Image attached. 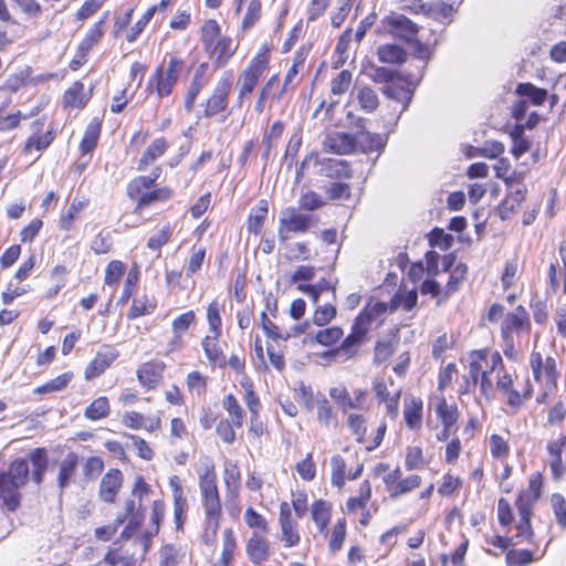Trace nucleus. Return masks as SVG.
<instances>
[{"mask_svg":"<svg viewBox=\"0 0 566 566\" xmlns=\"http://www.w3.org/2000/svg\"><path fill=\"white\" fill-rule=\"evenodd\" d=\"M184 64L185 62L180 57H170L166 70H164L163 66H158L149 78L148 90L155 86L159 97L170 95L182 71Z\"/></svg>","mask_w":566,"mask_h":566,"instance_id":"1","label":"nucleus"},{"mask_svg":"<svg viewBox=\"0 0 566 566\" xmlns=\"http://www.w3.org/2000/svg\"><path fill=\"white\" fill-rule=\"evenodd\" d=\"M314 216L300 213L294 207H286L280 212L277 235L281 242L289 240V233H304L311 229Z\"/></svg>","mask_w":566,"mask_h":566,"instance_id":"2","label":"nucleus"},{"mask_svg":"<svg viewBox=\"0 0 566 566\" xmlns=\"http://www.w3.org/2000/svg\"><path fill=\"white\" fill-rule=\"evenodd\" d=\"M381 25L386 32L408 43L416 41L419 32V25L417 23L405 14L397 12H390L388 15L384 17Z\"/></svg>","mask_w":566,"mask_h":566,"instance_id":"3","label":"nucleus"},{"mask_svg":"<svg viewBox=\"0 0 566 566\" xmlns=\"http://www.w3.org/2000/svg\"><path fill=\"white\" fill-rule=\"evenodd\" d=\"M269 60L265 55H256L249 66L240 74L238 85L240 87L238 95V103L241 106L245 96L251 94L258 85L260 77L266 70Z\"/></svg>","mask_w":566,"mask_h":566,"instance_id":"4","label":"nucleus"},{"mask_svg":"<svg viewBox=\"0 0 566 566\" xmlns=\"http://www.w3.org/2000/svg\"><path fill=\"white\" fill-rule=\"evenodd\" d=\"M373 321L374 315L366 311L360 312L355 318L350 334L340 344V349L344 350V359L352 358L357 354V347L363 343Z\"/></svg>","mask_w":566,"mask_h":566,"instance_id":"5","label":"nucleus"},{"mask_svg":"<svg viewBox=\"0 0 566 566\" xmlns=\"http://www.w3.org/2000/svg\"><path fill=\"white\" fill-rule=\"evenodd\" d=\"M0 474H4L3 481L10 491L19 490L29 481L30 467L28 460L23 458L13 460L9 469L0 472Z\"/></svg>","mask_w":566,"mask_h":566,"instance_id":"6","label":"nucleus"},{"mask_svg":"<svg viewBox=\"0 0 566 566\" xmlns=\"http://www.w3.org/2000/svg\"><path fill=\"white\" fill-rule=\"evenodd\" d=\"M230 90L231 82L228 78H222L218 82L211 96L206 103V117L211 118L227 108Z\"/></svg>","mask_w":566,"mask_h":566,"instance_id":"7","label":"nucleus"},{"mask_svg":"<svg viewBox=\"0 0 566 566\" xmlns=\"http://www.w3.org/2000/svg\"><path fill=\"white\" fill-rule=\"evenodd\" d=\"M118 356L119 353L116 348L109 345L104 346L86 367L85 379L91 380L102 375Z\"/></svg>","mask_w":566,"mask_h":566,"instance_id":"8","label":"nucleus"},{"mask_svg":"<svg viewBox=\"0 0 566 566\" xmlns=\"http://www.w3.org/2000/svg\"><path fill=\"white\" fill-rule=\"evenodd\" d=\"M323 145L331 153L348 155L356 149L357 140L356 136L349 133L333 132L325 137Z\"/></svg>","mask_w":566,"mask_h":566,"instance_id":"9","label":"nucleus"},{"mask_svg":"<svg viewBox=\"0 0 566 566\" xmlns=\"http://www.w3.org/2000/svg\"><path fill=\"white\" fill-rule=\"evenodd\" d=\"M77 467L78 455L75 452H69L60 462L56 479L60 497L74 480Z\"/></svg>","mask_w":566,"mask_h":566,"instance_id":"10","label":"nucleus"},{"mask_svg":"<svg viewBox=\"0 0 566 566\" xmlns=\"http://www.w3.org/2000/svg\"><path fill=\"white\" fill-rule=\"evenodd\" d=\"M123 473L118 469H111L101 480L99 496L106 503H113L122 488Z\"/></svg>","mask_w":566,"mask_h":566,"instance_id":"11","label":"nucleus"},{"mask_svg":"<svg viewBox=\"0 0 566 566\" xmlns=\"http://www.w3.org/2000/svg\"><path fill=\"white\" fill-rule=\"evenodd\" d=\"M202 505L206 514L207 528L213 533L219 528V520L221 516V502L219 492L202 494Z\"/></svg>","mask_w":566,"mask_h":566,"instance_id":"12","label":"nucleus"},{"mask_svg":"<svg viewBox=\"0 0 566 566\" xmlns=\"http://www.w3.org/2000/svg\"><path fill=\"white\" fill-rule=\"evenodd\" d=\"M208 63H201L195 71L193 78L188 87L186 97H185V109L190 113L193 109L195 101L199 95L202 87L208 84L207 77Z\"/></svg>","mask_w":566,"mask_h":566,"instance_id":"13","label":"nucleus"},{"mask_svg":"<svg viewBox=\"0 0 566 566\" xmlns=\"http://www.w3.org/2000/svg\"><path fill=\"white\" fill-rule=\"evenodd\" d=\"M28 463L30 462L32 465V474L31 479L36 484L40 485L43 480L45 472L49 468V455L45 448H35L32 449L28 453Z\"/></svg>","mask_w":566,"mask_h":566,"instance_id":"14","label":"nucleus"},{"mask_svg":"<svg viewBox=\"0 0 566 566\" xmlns=\"http://www.w3.org/2000/svg\"><path fill=\"white\" fill-rule=\"evenodd\" d=\"M247 554L255 565L265 562L269 557L268 541L254 532L247 543Z\"/></svg>","mask_w":566,"mask_h":566,"instance_id":"15","label":"nucleus"},{"mask_svg":"<svg viewBox=\"0 0 566 566\" xmlns=\"http://www.w3.org/2000/svg\"><path fill=\"white\" fill-rule=\"evenodd\" d=\"M198 474L201 495L218 491L214 464L211 459L205 458L202 460Z\"/></svg>","mask_w":566,"mask_h":566,"instance_id":"16","label":"nucleus"},{"mask_svg":"<svg viewBox=\"0 0 566 566\" xmlns=\"http://www.w3.org/2000/svg\"><path fill=\"white\" fill-rule=\"evenodd\" d=\"M321 175L331 179H350L353 171L346 160L329 158L322 163Z\"/></svg>","mask_w":566,"mask_h":566,"instance_id":"17","label":"nucleus"},{"mask_svg":"<svg viewBox=\"0 0 566 566\" xmlns=\"http://www.w3.org/2000/svg\"><path fill=\"white\" fill-rule=\"evenodd\" d=\"M220 336L208 335L201 340V346L209 363L223 368L227 366V358L218 344Z\"/></svg>","mask_w":566,"mask_h":566,"instance_id":"18","label":"nucleus"},{"mask_svg":"<svg viewBox=\"0 0 566 566\" xmlns=\"http://www.w3.org/2000/svg\"><path fill=\"white\" fill-rule=\"evenodd\" d=\"M329 396L344 409H359L361 408V399L365 397V391L356 389L354 398H352L346 388L333 387L329 389Z\"/></svg>","mask_w":566,"mask_h":566,"instance_id":"19","label":"nucleus"},{"mask_svg":"<svg viewBox=\"0 0 566 566\" xmlns=\"http://www.w3.org/2000/svg\"><path fill=\"white\" fill-rule=\"evenodd\" d=\"M526 188L524 186L511 190L499 205L497 211L502 220L510 218L521 202L525 199Z\"/></svg>","mask_w":566,"mask_h":566,"instance_id":"20","label":"nucleus"},{"mask_svg":"<svg viewBox=\"0 0 566 566\" xmlns=\"http://www.w3.org/2000/svg\"><path fill=\"white\" fill-rule=\"evenodd\" d=\"M106 19H107V13H105L103 18H101L97 22H95L93 24L92 28L88 29V31L86 32L85 36L80 42L78 48H77L78 52L82 55H87L90 50L96 43H98L99 40L102 39V36L104 35L103 25L105 24Z\"/></svg>","mask_w":566,"mask_h":566,"instance_id":"21","label":"nucleus"},{"mask_svg":"<svg viewBox=\"0 0 566 566\" xmlns=\"http://www.w3.org/2000/svg\"><path fill=\"white\" fill-rule=\"evenodd\" d=\"M363 153L381 151L386 147L387 138L377 133L358 132L356 137Z\"/></svg>","mask_w":566,"mask_h":566,"instance_id":"22","label":"nucleus"},{"mask_svg":"<svg viewBox=\"0 0 566 566\" xmlns=\"http://www.w3.org/2000/svg\"><path fill=\"white\" fill-rule=\"evenodd\" d=\"M102 123L98 118H93L85 128L84 136L80 144V150L83 155L91 154L97 146L101 135Z\"/></svg>","mask_w":566,"mask_h":566,"instance_id":"23","label":"nucleus"},{"mask_svg":"<svg viewBox=\"0 0 566 566\" xmlns=\"http://www.w3.org/2000/svg\"><path fill=\"white\" fill-rule=\"evenodd\" d=\"M524 327H530V322L523 321L514 314H506L501 325V335L504 343L511 350H513L514 347L512 333L520 332Z\"/></svg>","mask_w":566,"mask_h":566,"instance_id":"24","label":"nucleus"},{"mask_svg":"<svg viewBox=\"0 0 566 566\" xmlns=\"http://www.w3.org/2000/svg\"><path fill=\"white\" fill-rule=\"evenodd\" d=\"M377 55L380 62L388 64H402L407 59L406 50L395 43L380 45Z\"/></svg>","mask_w":566,"mask_h":566,"instance_id":"25","label":"nucleus"},{"mask_svg":"<svg viewBox=\"0 0 566 566\" xmlns=\"http://www.w3.org/2000/svg\"><path fill=\"white\" fill-rule=\"evenodd\" d=\"M268 212V201L264 199L259 200L258 205L251 210L248 218L247 227L250 233L259 234L262 231Z\"/></svg>","mask_w":566,"mask_h":566,"instance_id":"26","label":"nucleus"},{"mask_svg":"<svg viewBox=\"0 0 566 566\" xmlns=\"http://www.w3.org/2000/svg\"><path fill=\"white\" fill-rule=\"evenodd\" d=\"M403 417L410 429H418L422 422V400L412 397L409 403L405 405Z\"/></svg>","mask_w":566,"mask_h":566,"instance_id":"27","label":"nucleus"},{"mask_svg":"<svg viewBox=\"0 0 566 566\" xmlns=\"http://www.w3.org/2000/svg\"><path fill=\"white\" fill-rule=\"evenodd\" d=\"M84 84L82 82H75L72 86L64 93V104L66 106L83 108L90 97V95L84 94Z\"/></svg>","mask_w":566,"mask_h":566,"instance_id":"28","label":"nucleus"},{"mask_svg":"<svg viewBox=\"0 0 566 566\" xmlns=\"http://www.w3.org/2000/svg\"><path fill=\"white\" fill-rule=\"evenodd\" d=\"M343 336V329L337 326L318 331L314 336L307 335L305 343H317L323 346H332Z\"/></svg>","mask_w":566,"mask_h":566,"instance_id":"29","label":"nucleus"},{"mask_svg":"<svg viewBox=\"0 0 566 566\" xmlns=\"http://www.w3.org/2000/svg\"><path fill=\"white\" fill-rule=\"evenodd\" d=\"M234 54L232 49V39L230 36L220 38L212 50V56L216 55V66H224L229 59Z\"/></svg>","mask_w":566,"mask_h":566,"instance_id":"30","label":"nucleus"},{"mask_svg":"<svg viewBox=\"0 0 566 566\" xmlns=\"http://www.w3.org/2000/svg\"><path fill=\"white\" fill-rule=\"evenodd\" d=\"M167 148L165 138L160 137L155 139L145 150L143 157L139 159L138 169H145L149 164L160 157Z\"/></svg>","mask_w":566,"mask_h":566,"instance_id":"31","label":"nucleus"},{"mask_svg":"<svg viewBox=\"0 0 566 566\" xmlns=\"http://www.w3.org/2000/svg\"><path fill=\"white\" fill-rule=\"evenodd\" d=\"M436 413L441 420L443 427H455L459 418L457 406L448 405L444 398H441L436 407Z\"/></svg>","mask_w":566,"mask_h":566,"instance_id":"32","label":"nucleus"},{"mask_svg":"<svg viewBox=\"0 0 566 566\" xmlns=\"http://www.w3.org/2000/svg\"><path fill=\"white\" fill-rule=\"evenodd\" d=\"M156 310V303L144 295L140 298H134L132 306L127 313L129 321L136 319L144 315H149Z\"/></svg>","mask_w":566,"mask_h":566,"instance_id":"33","label":"nucleus"},{"mask_svg":"<svg viewBox=\"0 0 566 566\" xmlns=\"http://www.w3.org/2000/svg\"><path fill=\"white\" fill-rule=\"evenodd\" d=\"M164 515H165L164 502L154 501L153 506H151V515H150V523L154 526V530L147 531L144 534L145 551H147V548L149 546L150 538L159 532L160 522L163 521Z\"/></svg>","mask_w":566,"mask_h":566,"instance_id":"34","label":"nucleus"},{"mask_svg":"<svg viewBox=\"0 0 566 566\" xmlns=\"http://www.w3.org/2000/svg\"><path fill=\"white\" fill-rule=\"evenodd\" d=\"M516 92L518 95L527 97L534 105H542L548 96L545 88L537 87L532 83L518 84Z\"/></svg>","mask_w":566,"mask_h":566,"instance_id":"35","label":"nucleus"},{"mask_svg":"<svg viewBox=\"0 0 566 566\" xmlns=\"http://www.w3.org/2000/svg\"><path fill=\"white\" fill-rule=\"evenodd\" d=\"M109 402L106 397H98L86 407L84 416L90 420L104 419L109 415Z\"/></svg>","mask_w":566,"mask_h":566,"instance_id":"36","label":"nucleus"},{"mask_svg":"<svg viewBox=\"0 0 566 566\" xmlns=\"http://www.w3.org/2000/svg\"><path fill=\"white\" fill-rule=\"evenodd\" d=\"M170 197L171 190L166 187L149 192H145L144 195L140 196L139 200H137L135 211H140L144 208L149 207L157 201H165Z\"/></svg>","mask_w":566,"mask_h":566,"instance_id":"37","label":"nucleus"},{"mask_svg":"<svg viewBox=\"0 0 566 566\" xmlns=\"http://www.w3.org/2000/svg\"><path fill=\"white\" fill-rule=\"evenodd\" d=\"M382 93L388 98L395 99L397 102H402V111H405L408 107L412 98V92L409 88L392 83L385 85L382 88Z\"/></svg>","mask_w":566,"mask_h":566,"instance_id":"38","label":"nucleus"},{"mask_svg":"<svg viewBox=\"0 0 566 566\" xmlns=\"http://www.w3.org/2000/svg\"><path fill=\"white\" fill-rule=\"evenodd\" d=\"M357 101L360 108L366 113L375 112L379 105V98L376 92L369 86H364L358 91Z\"/></svg>","mask_w":566,"mask_h":566,"instance_id":"39","label":"nucleus"},{"mask_svg":"<svg viewBox=\"0 0 566 566\" xmlns=\"http://www.w3.org/2000/svg\"><path fill=\"white\" fill-rule=\"evenodd\" d=\"M429 244L432 248H439L443 251L449 250L453 242L454 238L452 234L447 233L442 228H433L428 234Z\"/></svg>","mask_w":566,"mask_h":566,"instance_id":"40","label":"nucleus"},{"mask_svg":"<svg viewBox=\"0 0 566 566\" xmlns=\"http://www.w3.org/2000/svg\"><path fill=\"white\" fill-rule=\"evenodd\" d=\"M139 274L140 272L137 265L130 268L125 280L122 294L117 301L118 305H124L129 301L130 296L133 295L134 289L139 280Z\"/></svg>","mask_w":566,"mask_h":566,"instance_id":"41","label":"nucleus"},{"mask_svg":"<svg viewBox=\"0 0 566 566\" xmlns=\"http://www.w3.org/2000/svg\"><path fill=\"white\" fill-rule=\"evenodd\" d=\"M39 130L40 127H36L35 133L28 138L23 149L24 153H29L32 148H35L38 151L44 150L53 142L54 136L51 132H48L44 135L40 136L38 134Z\"/></svg>","mask_w":566,"mask_h":566,"instance_id":"42","label":"nucleus"},{"mask_svg":"<svg viewBox=\"0 0 566 566\" xmlns=\"http://www.w3.org/2000/svg\"><path fill=\"white\" fill-rule=\"evenodd\" d=\"M73 374L71 371L63 373L54 379L49 380L42 386L35 388L34 392L36 394H48L60 391L71 381Z\"/></svg>","mask_w":566,"mask_h":566,"instance_id":"43","label":"nucleus"},{"mask_svg":"<svg viewBox=\"0 0 566 566\" xmlns=\"http://www.w3.org/2000/svg\"><path fill=\"white\" fill-rule=\"evenodd\" d=\"M345 537H346V520L343 517L337 521V523L334 525V527L332 530V535H331L329 545H328L332 554H335L336 552H338L342 548Z\"/></svg>","mask_w":566,"mask_h":566,"instance_id":"44","label":"nucleus"},{"mask_svg":"<svg viewBox=\"0 0 566 566\" xmlns=\"http://www.w3.org/2000/svg\"><path fill=\"white\" fill-rule=\"evenodd\" d=\"M331 467H332V475L331 481L333 485H336L338 488L343 486L345 484L346 475V462L345 460L339 455L336 454L332 457L331 459Z\"/></svg>","mask_w":566,"mask_h":566,"instance_id":"45","label":"nucleus"},{"mask_svg":"<svg viewBox=\"0 0 566 566\" xmlns=\"http://www.w3.org/2000/svg\"><path fill=\"white\" fill-rule=\"evenodd\" d=\"M223 407L232 416L233 426L240 428L243 423L244 411L239 405L238 399L232 394L227 395L223 399Z\"/></svg>","mask_w":566,"mask_h":566,"instance_id":"46","label":"nucleus"},{"mask_svg":"<svg viewBox=\"0 0 566 566\" xmlns=\"http://www.w3.org/2000/svg\"><path fill=\"white\" fill-rule=\"evenodd\" d=\"M157 11V6L150 7L143 17L130 28L129 32L126 34V40L130 43L135 42L139 34L144 31L145 27L153 19L155 12Z\"/></svg>","mask_w":566,"mask_h":566,"instance_id":"47","label":"nucleus"},{"mask_svg":"<svg viewBox=\"0 0 566 566\" xmlns=\"http://www.w3.org/2000/svg\"><path fill=\"white\" fill-rule=\"evenodd\" d=\"M207 318L210 332L216 336H220L222 319L220 316V305L217 301H213L209 304L207 308Z\"/></svg>","mask_w":566,"mask_h":566,"instance_id":"48","label":"nucleus"},{"mask_svg":"<svg viewBox=\"0 0 566 566\" xmlns=\"http://www.w3.org/2000/svg\"><path fill=\"white\" fill-rule=\"evenodd\" d=\"M329 200H347L350 198V186L345 182H331L324 187Z\"/></svg>","mask_w":566,"mask_h":566,"instance_id":"49","label":"nucleus"},{"mask_svg":"<svg viewBox=\"0 0 566 566\" xmlns=\"http://www.w3.org/2000/svg\"><path fill=\"white\" fill-rule=\"evenodd\" d=\"M488 350L486 349H480V350H473L471 353L472 360L469 365V374L470 378L472 380V385L475 386L479 380V375H482V365L481 360L486 359Z\"/></svg>","mask_w":566,"mask_h":566,"instance_id":"50","label":"nucleus"},{"mask_svg":"<svg viewBox=\"0 0 566 566\" xmlns=\"http://www.w3.org/2000/svg\"><path fill=\"white\" fill-rule=\"evenodd\" d=\"M325 205V201L322 199V197L316 193L315 191H307L305 193H302L298 199V209L306 210V211H314L319 209Z\"/></svg>","mask_w":566,"mask_h":566,"instance_id":"51","label":"nucleus"},{"mask_svg":"<svg viewBox=\"0 0 566 566\" xmlns=\"http://www.w3.org/2000/svg\"><path fill=\"white\" fill-rule=\"evenodd\" d=\"M126 266L122 261H111L105 270V284L114 285L119 282L123 274L125 273Z\"/></svg>","mask_w":566,"mask_h":566,"instance_id":"52","label":"nucleus"},{"mask_svg":"<svg viewBox=\"0 0 566 566\" xmlns=\"http://www.w3.org/2000/svg\"><path fill=\"white\" fill-rule=\"evenodd\" d=\"M261 327L265 335L274 340H287L291 338V333L282 334L279 327L268 317L265 312L261 313Z\"/></svg>","mask_w":566,"mask_h":566,"instance_id":"53","label":"nucleus"},{"mask_svg":"<svg viewBox=\"0 0 566 566\" xmlns=\"http://www.w3.org/2000/svg\"><path fill=\"white\" fill-rule=\"evenodd\" d=\"M533 562V552L530 549H511L506 554L510 566H526Z\"/></svg>","mask_w":566,"mask_h":566,"instance_id":"54","label":"nucleus"},{"mask_svg":"<svg viewBox=\"0 0 566 566\" xmlns=\"http://www.w3.org/2000/svg\"><path fill=\"white\" fill-rule=\"evenodd\" d=\"M235 537L233 535L232 530L227 528L223 532V548L221 554V562L223 566H228L232 558H233V552L235 548Z\"/></svg>","mask_w":566,"mask_h":566,"instance_id":"55","label":"nucleus"},{"mask_svg":"<svg viewBox=\"0 0 566 566\" xmlns=\"http://www.w3.org/2000/svg\"><path fill=\"white\" fill-rule=\"evenodd\" d=\"M421 483V478L417 474L410 475L399 481L390 493V497L395 499L401 494L408 493L418 488Z\"/></svg>","mask_w":566,"mask_h":566,"instance_id":"56","label":"nucleus"},{"mask_svg":"<svg viewBox=\"0 0 566 566\" xmlns=\"http://www.w3.org/2000/svg\"><path fill=\"white\" fill-rule=\"evenodd\" d=\"M317 418L325 427H328L332 420L336 418V415L325 396H321L317 399Z\"/></svg>","mask_w":566,"mask_h":566,"instance_id":"57","label":"nucleus"},{"mask_svg":"<svg viewBox=\"0 0 566 566\" xmlns=\"http://www.w3.org/2000/svg\"><path fill=\"white\" fill-rule=\"evenodd\" d=\"M337 314L334 305L327 304L317 306L313 315V324L317 326H324L328 324Z\"/></svg>","mask_w":566,"mask_h":566,"instance_id":"58","label":"nucleus"},{"mask_svg":"<svg viewBox=\"0 0 566 566\" xmlns=\"http://www.w3.org/2000/svg\"><path fill=\"white\" fill-rule=\"evenodd\" d=\"M196 315L193 311H188L176 317L172 322V332L176 338H180V334L186 332L192 323H195Z\"/></svg>","mask_w":566,"mask_h":566,"instance_id":"59","label":"nucleus"},{"mask_svg":"<svg viewBox=\"0 0 566 566\" xmlns=\"http://www.w3.org/2000/svg\"><path fill=\"white\" fill-rule=\"evenodd\" d=\"M139 382L147 388H154L159 381V374H157L153 366L144 365L137 371Z\"/></svg>","mask_w":566,"mask_h":566,"instance_id":"60","label":"nucleus"},{"mask_svg":"<svg viewBox=\"0 0 566 566\" xmlns=\"http://www.w3.org/2000/svg\"><path fill=\"white\" fill-rule=\"evenodd\" d=\"M261 17V1L252 0L242 21V29H251Z\"/></svg>","mask_w":566,"mask_h":566,"instance_id":"61","label":"nucleus"},{"mask_svg":"<svg viewBox=\"0 0 566 566\" xmlns=\"http://www.w3.org/2000/svg\"><path fill=\"white\" fill-rule=\"evenodd\" d=\"M366 419L361 415L350 413L348 417V427L350 431L357 436V442L361 443L364 441L367 428H366Z\"/></svg>","mask_w":566,"mask_h":566,"instance_id":"62","label":"nucleus"},{"mask_svg":"<svg viewBox=\"0 0 566 566\" xmlns=\"http://www.w3.org/2000/svg\"><path fill=\"white\" fill-rule=\"evenodd\" d=\"M350 82L352 73L347 70H343L337 77L332 81L331 92L334 95H342L348 90Z\"/></svg>","mask_w":566,"mask_h":566,"instance_id":"63","label":"nucleus"},{"mask_svg":"<svg viewBox=\"0 0 566 566\" xmlns=\"http://www.w3.org/2000/svg\"><path fill=\"white\" fill-rule=\"evenodd\" d=\"M552 505L558 524L566 528V501L564 496L559 493H554L552 495Z\"/></svg>","mask_w":566,"mask_h":566,"instance_id":"64","label":"nucleus"}]
</instances>
